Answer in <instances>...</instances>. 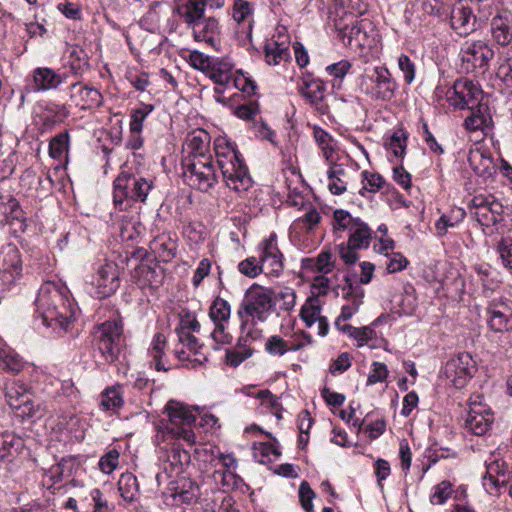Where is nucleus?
I'll list each match as a JSON object with an SVG mask.
<instances>
[{
    "mask_svg": "<svg viewBox=\"0 0 512 512\" xmlns=\"http://www.w3.org/2000/svg\"><path fill=\"white\" fill-rule=\"evenodd\" d=\"M213 148L216 160H182L184 182L192 189L208 193L218 184L220 169L226 187L243 196L254 181L236 143L226 136H218Z\"/></svg>",
    "mask_w": 512,
    "mask_h": 512,
    "instance_id": "f257e3e1",
    "label": "nucleus"
},
{
    "mask_svg": "<svg viewBox=\"0 0 512 512\" xmlns=\"http://www.w3.org/2000/svg\"><path fill=\"white\" fill-rule=\"evenodd\" d=\"M168 420L161 419L155 423V444L160 449L159 460L162 461L163 472L156 474L158 485L169 480L173 474H179L190 462V454L175 440L182 439L187 444L195 443V434L191 429L196 420L195 409L184 403L170 400L165 406Z\"/></svg>",
    "mask_w": 512,
    "mask_h": 512,
    "instance_id": "f03ea898",
    "label": "nucleus"
},
{
    "mask_svg": "<svg viewBox=\"0 0 512 512\" xmlns=\"http://www.w3.org/2000/svg\"><path fill=\"white\" fill-rule=\"evenodd\" d=\"M76 307L64 283L44 282L35 299V319L56 334L65 333L75 320Z\"/></svg>",
    "mask_w": 512,
    "mask_h": 512,
    "instance_id": "7ed1b4c3",
    "label": "nucleus"
},
{
    "mask_svg": "<svg viewBox=\"0 0 512 512\" xmlns=\"http://www.w3.org/2000/svg\"><path fill=\"white\" fill-rule=\"evenodd\" d=\"M333 232L337 238L347 234V240L338 245V253L346 265H353L359 259L358 252L367 249L372 241L373 231L359 217L348 211L337 209L333 212Z\"/></svg>",
    "mask_w": 512,
    "mask_h": 512,
    "instance_id": "20e7f679",
    "label": "nucleus"
},
{
    "mask_svg": "<svg viewBox=\"0 0 512 512\" xmlns=\"http://www.w3.org/2000/svg\"><path fill=\"white\" fill-rule=\"evenodd\" d=\"M153 188L151 179L122 171L113 182V202L120 210H125L133 202H145Z\"/></svg>",
    "mask_w": 512,
    "mask_h": 512,
    "instance_id": "39448f33",
    "label": "nucleus"
},
{
    "mask_svg": "<svg viewBox=\"0 0 512 512\" xmlns=\"http://www.w3.org/2000/svg\"><path fill=\"white\" fill-rule=\"evenodd\" d=\"M480 88L472 80H457L446 92L448 102L456 108H467L472 112L464 120V127L468 131L480 129Z\"/></svg>",
    "mask_w": 512,
    "mask_h": 512,
    "instance_id": "423d86ee",
    "label": "nucleus"
},
{
    "mask_svg": "<svg viewBox=\"0 0 512 512\" xmlns=\"http://www.w3.org/2000/svg\"><path fill=\"white\" fill-rule=\"evenodd\" d=\"M274 306V292L271 289L253 285L245 293L237 314L239 318H250L263 323L272 314Z\"/></svg>",
    "mask_w": 512,
    "mask_h": 512,
    "instance_id": "0eeeda50",
    "label": "nucleus"
},
{
    "mask_svg": "<svg viewBox=\"0 0 512 512\" xmlns=\"http://www.w3.org/2000/svg\"><path fill=\"white\" fill-rule=\"evenodd\" d=\"M398 88L396 79L385 66H375L361 81L363 93L374 101H391Z\"/></svg>",
    "mask_w": 512,
    "mask_h": 512,
    "instance_id": "6e6552de",
    "label": "nucleus"
},
{
    "mask_svg": "<svg viewBox=\"0 0 512 512\" xmlns=\"http://www.w3.org/2000/svg\"><path fill=\"white\" fill-rule=\"evenodd\" d=\"M94 339L97 350L105 362H115L124 343L122 322L113 320L100 324L95 331Z\"/></svg>",
    "mask_w": 512,
    "mask_h": 512,
    "instance_id": "1a4fd4ad",
    "label": "nucleus"
},
{
    "mask_svg": "<svg viewBox=\"0 0 512 512\" xmlns=\"http://www.w3.org/2000/svg\"><path fill=\"white\" fill-rule=\"evenodd\" d=\"M5 397L8 405L18 417L40 418L43 413L41 403L33 399L32 389L19 380H13L5 387Z\"/></svg>",
    "mask_w": 512,
    "mask_h": 512,
    "instance_id": "9d476101",
    "label": "nucleus"
},
{
    "mask_svg": "<svg viewBox=\"0 0 512 512\" xmlns=\"http://www.w3.org/2000/svg\"><path fill=\"white\" fill-rule=\"evenodd\" d=\"M342 41L352 49L371 47L374 42V26L368 19L351 20L343 24L341 19L335 20Z\"/></svg>",
    "mask_w": 512,
    "mask_h": 512,
    "instance_id": "9b49d317",
    "label": "nucleus"
},
{
    "mask_svg": "<svg viewBox=\"0 0 512 512\" xmlns=\"http://www.w3.org/2000/svg\"><path fill=\"white\" fill-rule=\"evenodd\" d=\"M230 315V304L223 298L216 297L209 308V317L214 324V330L210 334L214 350H220L222 346L229 345L232 341V335L227 331Z\"/></svg>",
    "mask_w": 512,
    "mask_h": 512,
    "instance_id": "f8f14e48",
    "label": "nucleus"
},
{
    "mask_svg": "<svg viewBox=\"0 0 512 512\" xmlns=\"http://www.w3.org/2000/svg\"><path fill=\"white\" fill-rule=\"evenodd\" d=\"M477 371L476 362L467 353H459L451 357L442 367L440 376L444 377L452 386L460 389Z\"/></svg>",
    "mask_w": 512,
    "mask_h": 512,
    "instance_id": "ddd939ff",
    "label": "nucleus"
},
{
    "mask_svg": "<svg viewBox=\"0 0 512 512\" xmlns=\"http://www.w3.org/2000/svg\"><path fill=\"white\" fill-rule=\"evenodd\" d=\"M0 292H6L22 276V259L20 251L13 243L2 246L0 250Z\"/></svg>",
    "mask_w": 512,
    "mask_h": 512,
    "instance_id": "4468645a",
    "label": "nucleus"
},
{
    "mask_svg": "<svg viewBox=\"0 0 512 512\" xmlns=\"http://www.w3.org/2000/svg\"><path fill=\"white\" fill-rule=\"evenodd\" d=\"M258 258L264 274L279 277L284 270V255L278 246V236L271 232L257 246Z\"/></svg>",
    "mask_w": 512,
    "mask_h": 512,
    "instance_id": "2eb2a0df",
    "label": "nucleus"
},
{
    "mask_svg": "<svg viewBox=\"0 0 512 512\" xmlns=\"http://www.w3.org/2000/svg\"><path fill=\"white\" fill-rule=\"evenodd\" d=\"M342 295L348 303L342 306L341 313L334 323L336 329L340 332L344 331V326H351L346 322L358 312L359 307L363 303L364 290L358 283L352 282L351 279L346 277L342 288Z\"/></svg>",
    "mask_w": 512,
    "mask_h": 512,
    "instance_id": "dca6fc26",
    "label": "nucleus"
},
{
    "mask_svg": "<svg viewBox=\"0 0 512 512\" xmlns=\"http://www.w3.org/2000/svg\"><path fill=\"white\" fill-rule=\"evenodd\" d=\"M486 325L493 332L512 331V302L503 298L493 299L486 308Z\"/></svg>",
    "mask_w": 512,
    "mask_h": 512,
    "instance_id": "f3484780",
    "label": "nucleus"
},
{
    "mask_svg": "<svg viewBox=\"0 0 512 512\" xmlns=\"http://www.w3.org/2000/svg\"><path fill=\"white\" fill-rule=\"evenodd\" d=\"M34 121L41 133L51 131L69 115L65 105L52 101L39 102L34 107Z\"/></svg>",
    "mask_w": 512,
    "mask_h": 512,
    "instance_id": "a211bd4d",
    "label": "nucleus"
},
{
    "mask_svg": "<svg viewBox=\"0 0 512 512\" xmlns=\"http://www.w3.org/2000/svg\"><path fill=\"white\" fill-rule=\"evenodd\" d=\"M0 216L1 222L9 226L10 232L14 237H19L27 229V218L19 203L12 196H0Z\"/></svg>",
    "mask_w": 512,
    "mask_h": 512,
    "instance_id": "6ab92c4d",
    "label": "nucleus"
},
{
    "mask_svg": "<svg viewBox=\"0 0 512 512\" xmlns=\"http://www.w3.org/2000/svg\"><path fill=\"white\" fill-rule=\"evenodd\" d=\"M119 271L114 262H106L101 265L93 276L91 286L94 291L91 293L95 298H106L119 287Z\"/></svg>",
    "mask_w": 512,
    "mask_h": 512,
    "instance_id": "aec40b11",
    "label": "nucleus"
},
{
    "mask_svg": "<svg viewBox=\"0 0 512 512\" xmlns=\"http://www.w3.org/2000/svg\"><path fill=\"white\" fill-rule=\"evenodd\" d=\"M211 137L204 129H195L189 132L184 142V152L186 155L182 160H195L202 162L204 159L214 160L210 151Z\"/></svg>",
    "mask_w": 512,
    "mask_h": 512,
    "instance_id": "412c9836",
    "label": "nucleus"
},
{
    "mask_svg": "<svg viewBox=\"0 0 512 512\" xmlns=\"http://www.w3.org/2000/svg\"><path fill=\"white\" fill-rule=\"evenodd\" d=\"M32 90L34 92H46L57 89L61 84L67 83L70 74L66 67L55 71L49 67H37L31 72Z\"/></svg>",
    "mask_w": 512,
    "mask_h": 512,
    "instance_id": "4be33fe9",
    "label": "nucleus"
},
{
    "mask_svg": "<svg viewBox=\"0 0 512 512\" xmlns=\"http://www.w3.org/2000/svg\"><path fill=\"white\" fill-rule=\"evenodd\" d=\"M298 91L318 112H328V105L325 103L326 85L321 79L311 75L302 77L298 83Z\"/></svg>",
    "mask_w": 512,
    "mask_h": 512,
    "instance_id": "5701e85b",
    "label": "nucleus"
},
{
    "mask_svg": "<svg viewBox=\"0 0 512 512\" xmlns=\"http://www.w3.org/2000/svg\"><path fill=\"white\" fill-rule=\"evenodd\" d=\"M503 206L493 196L482 199V232L486 235L503 229Z\"/></svg>",
    "mask_w": 512,
    "mask_h": 512,
    "instance_id": "b1692460",
    "label": "nucleus"
},
{
    "mask_svg": "<svg viewBox=\"0 0 512 512\" xmlns=\"http://www.w3.org/2000/svg\"><path fill=\"white\" fill-rule=\"evenodd\" d=\"M218 463L220 469L213 472V479L216 484L221 485L223 489H233L238 487L241 478L236 474L237 459L233 454H224L218 452Z\"/></svg>",
    "mask_w": 512,
    "mask_h": 512,
    "instance_id": "393cba45",
    "label": "nucleus"
},
{
    "mask_svg": "<svg viewBox=\"0 0 512 512\" xmlns=\"http://www.w3.org/2000/svg\"><path fill=\"white\" fill-rule=\"evenodd\" d=\"M189 29L197 42H205L212 48L218 50L221 38V26L215 17H204Z\"/></svg>",
    "mask_w": 512,
    "mask_h": 512,
    "instance_id": "a878e982",
    "label": "nucleus"
},
{
    "mask_svg": "<svg viewBox=\"0 0 512 512\" xmlns=\"http://www.w3.org/2000/svg\"><path fill=\"white\" fill-rule=\"evenodd\" d=\"M289 45V35L286 33L285 28L282 27L278 30V34L273 35L264 46L267 64L278 65L282 61H287L290 58Z\"/></svg>",
    "mask_w": 512,
    "mask_h": 512,
    "instance_id": "bb28decb",
    "label": "nucleus"
},
{
    "mask_svg": "<svg viewBox=\"0 0 512 512\" xmlns=\"http://www.w3.org/2000/svg\"><path fill=\"white\" fill-rule=\"evenodd\" d=\"M321 301L317 296L308 297L300 309V318L306 327L310 328L317 323L318 335L326 336L329 331V322L321 315Z\"/></svg>",
    "mask_w": 512,
    "mask_h": 512,
    "instance_id": "cd10ccee",
    "label": "nucleus"
},
{
    "mask_svg": "<svg viewBox=\"0 0 512 512\" xmlns=\"http://www.w3.org/2000/svg\"><path fill=\"white\" fill-rule=\"evenodd\" d=\"M70 97L81 109H92L101 106L103 96L100 91L94 87L80 85L78 81L70 85Z\"/></svg>",
    "mask_w": 512,
    "mask_h": 512,
    "instance_id": "c85d7f7f",
    "label": "nucleus"
},
{
    "mask_svg": "<svg viewBox=\"0 0 512 512\" xmlns=\"http://www.w3.org/2000/svg\"><path fill=\"white\" fill-rule=\"evenodd\" d=\"M135 283L141 288H158L164 281L165 274L162 267L157 264H139L132 274Z\"/></svg>",
    "mask_w": 512,
    "mask_h": 512,
    "instance_id": "c756f323",
    "label": "nucleus"
},
{
    "mask_svg": "<svg viewBox=\"0 0 512 512\" xmlns=\"http://www.w3.org/2000/svg\"><path fill=\"white\" fill-rule=\"evenodd\" d=\"M232 64L225 59H212L211 67L207 71V75L217 85L215 92L223 93L225 88H230V80L233 76Z\"/></svg>",
    "mask_w": 512,
    "mask_h": 512,
    "instance_id": "7c9ffc66",
    "label": "nucleus"
},
{
    "mask_svg": "<svg viewBox=\"0 0 512 512\" xmlns=\"http://www.w3.org/2000/svg\"><path fill=\"white\" fill-rule=\"evenodd\" d=\"M177 247L176 238L167 233L156 236L149 245L155 258L166 263L176 256Z\"/></svg>",
    "mask_w": 512,
    "mask_h": 512,
    "instance_id": "2f4dec72",
    "label": "nucleus"
},
{
    "mask_svg": "<svg viewBox=\"0 0 512 512\" xmlns=\"http://www.w3.org/2000/svg\"><path fill=\"white\" fill-rule=\"evenodd\" d=\"M166 347V336L161 332L154 334L148 348V356L151 359V364L157 371H168L170 369L168 360L165 357Z\"/></svg>",
    "mask_w": 512,
    "mask_h": 512,
    "instance_id": "473e14b6",
    "label": "nucleus"
},
{
    "mask_svg": "<svg viewBox=\"0 0 512 512\" xmlns=\"http://www.w3.org/2000/svg\"><path fill=\"white\" fill-rule=\"evenodd\" d=\"M491 33L499 45H507L512 40L510 13L506 10L498 12L491 20Z\"/></svg>",
    "mask_w": 512,
    "mask_h": 512,
    "instance_id": "72a5a7b5",
    "label": "nucleus"
},
{
    "mask_svg": "<svg viewBox=\"0 0 512 512\" xmlns=\"http://www.w3.org/2000/svg\"><path fill=\"white\" fill-rule=\"evenodd\" d=\"M207 0H184L177 6V13L187 28L204 18Z\"/></svg>",
    "mask_w": 512,
    "mask_h": 512,
    "instance_id": "f704fd0d",
    "label": "nucleus"
},
{
    "mask_svg": "<svg viewBox=\"0 0 512 512\" xmlns=\"http://www.w3.org/2000/svg\"><path fill=\"white\" fill-rule=\"evenodd\" d=\"M476 16L471 8L463 5L455 6L451 13V25L460 34H467L476 29Z\"/></svg>",
    "mask_w": 512,
    "mask_h": 512,
    "instance_id": "c9c22d12",
    "label": "nucleus"
},
{
    "mask_svg": "<svg viewBox=\"0 0 512 512\" xmlns=\"http://www.w3.org/2000/svg\"><path fill=\"white\" fill-rule=\"evenodd\" d=\"M124 405V391L120 384L104 389L100 395L99 407L101 411L116 413Z\"/></svg>",
    "mask_w": 512,
    "mask_h": 512,
    "instance_id": "e433bc0d",
    "label": "nucleus"
},
{
    "mask_svg": "<svg viewBox=\"0 0 512 512\" xmlns=\"http://www.w3.org/2000/svg\"><path fill=\"white\" fill-rule=\"evenodd\" d=\"M25 364L24 359L0 338V368L17 374L24 369Z\"/></svg>",
    "mask_w": 512,
    "mask_h": 512,
    "instance_id": "4c0bfd02",
    "label": "nucleus"
},
{
    "mask_svg": "<svg viewBox=\"0 0 512 512\" xmlns=\"http://www.w3.org/2000/svg\"><path fill=\"white\" fill-rule=\"evenodd\" d=\"M505 473L500 470L497 461L491 462L486 466V473L482 477V487L489 493H497L501 487H504Z\"/></svg>",
    "mask_w": 512,
    "mask_h": 512,
    "instance_id": "58836bf2",
    "label": "nucleus"
},
{
    "mask_svg": "<svg viewBox=\"0 0 512 512\" xmlns=\"http://www.w3.org/2000/svg\"><path fill=\"white\" fill-rule=\"evenodd\" d=\"M88 66V57L85 51L78 46H71L68 50L66 71L71 77H78Z\"/></svg>",
    "mask_w": 512,
    "mask_h": 512,
    "instance_id": "ea45409f",
    "label": "nucleus"
},
{
    "mask_svg": "<svg viewBox=\"0 0 512 512\" xmlns=\"http://www.w3.org/2000/svg\"><path fill=\"white\" fill-rule=\"evenodd\" d=\"M118 491L125 502L136 501L139 495V484L136 476L130 472L123 473L118 480Z\"/></svg>",
    "mask_w": 512,
    "mask_h": 512,
    "instance_id": "a19ab883",
    "label": "nucleus"
},
{
    "mask_svg": "<svg viewBox=\"0 0 512 512\" xmlns=\"http://www.w3.org/2000/svg\"><path fill=\"white\" fill-rule=\"evenodd\" d=\"M466 212L460 207H453L447 214H443L435 223L439 236L446 235L449 228L456 227L465 218Z\"/></svg>",
    "mask_w": 512,
    "mask_h": 512,
    "instance_id": "79ce46f5",
    "label": "nucleus"
},
{
    "mask_svg": "<svg viewBox=\"0 0 512 512\" xmlns=\"http://www.w3.org/2000/svg\"><path fill=\"white\" fill-rule=\"evenodd\" d=\"M480 46L476 41H466L461 49V69L466 73H476L478 64V51Z\"/></svg>",
    "mask_w": 512,
    "mask_h": 512,
    "instance_id": "37998d69",
    "label": "nucleus"
},
{
    "mask_svg": "<svg viewBox=\"0 0 512 512\" xmlns=\"http://www.w3.org/2000/svg\"><path fill=\"white\" fill-rule=\"evenodd\" d=\"M367 11L363 0H335V13L342 20L344 16L358 17Z\"/></svg>",
    "mask_w": 512,
    "mask_h": 512,
    "instance_id": "c03bdc74",
    "label": "nucleus"
},
{
    "mask_svg": "<svg viewBox=\"0 0 512 512\" xmlns=\"http://www.w3.org/2000/svg\"><path fill=\"white\" fill-rule=\"evenodd\" d=\"M253 457L260 464H268L279 458V448L270 442H259L253 445Z\"/></svg>",
    "mask_w": 512,
    "mask_h": 512,
    "instance_id": "a18cd8bd",
    "label": "nucleus"
},
{
    "mask_svg": "<svg viewBox=\"0 0 512 512\" xmlns=\"http://www.w3.org/2000/svg\"><path fill=\"white\" fill-rule=\"evenodd\" d=\"M313 134L327 163H332L333 154L336 149V141L328 132L319 127L314 128Z\"/></svg>",
    "mask_w": 512,
    "mask_h": 512,
    "instance_id": "49530a36",
    "label": "nucleus"
},
{
    "mask_svg": "<svg viewBox=\"0 0 512 512\" xmlns=\"http://www.w3.org/2000/svg\"><path fill=\"white\" fill-rule=\"evenodd\" d=\"M233 19L240 25H243L249 32L252 29V8L249 2L245 0H235L233 6Z\"/></svg>",
    "mask_w": 512,
    "mask_h": 512,
    "instance_id": "de8ad7c7",
    "label": "nucleus"
},
{
    "mask_svg": "<svg viewBox=\"0 0 512 512\" xmlns=\"http://www.w3.org/2000/svg\"><path fill=\"white\" fill-rule=\"evenodd\" d=\"M59 424L77 441L84 439L86 423L80 416L74 414L65 416Z\"/></svg>",
    "mask_w": 512,
    "mask_h": 512,
    "instance_id": "09e8293b",
    "label": "nucleus"
},
{
    "mask_svg": "<svg viewBox=\"0 0 512 512\" xmlns=\"http://www.w3.org/2000/svg\"><path fill=\"white\" fill-rule=\"evenodd\" d=\"M230 88L238 89L246 95L255 94L257 85L254 79L249 76L248 73H244L242 70H237L233 73L230 80Z\"/></svg>",
    "mask_w": 512,
    "mask_h": 512,
    "instance_id": "8fccbe9b",
    "label": "nucleus"
},
{
    "mask_svg": "<svg viewBox=\"0 0 512 512\" xmlns=\"http://www.w3.org/2000/svg\"><path fill=\"white\" fill-rule=\"evenodd\" d=\"M154 105L141 103L131 111L129 132H142L145 119L153 112Z\"/></svg>",
    "mask_w": 512,
    "mask_h": 512,
    "instance_id": "3c124183",
    "label": "nucleus"
},
{
    "mask_svg": "<svg viewBox=\"0 0 512 512\" xmlns=\"http://www.w3.org/2000/svg\"><path fill=\"white\" fill-rule=\"evenodd\" d=\"M408 133L403 128H398L391 135L387 144L391 153L399 159H403L407 147Z\"/></svg>",
    "mask_w": 512,
    "mask_h": 512,
    "instance_id": "603ef678",
    "label": "nucleus"
},
{
    "mask_svg": "<svg viewBox=\"0 0 512 512\" xmlns=\"http://www.w3.org/2000/svg\"><path fill=\"white\" fill-rule=\"evenodd\" d=\"M303 346V344H297L295 346H290L287 341L281 338L278 335H273L269 337L265 343L266 351L274 356H282L289 350H298Z\"/></svg>",
    "mask_w": 512,
    "mask_h": 512,
    "instance_id": "864d4df0",
    "label": "nucleus"
},
{
    "mask_svg": "<svg viewBox=\"0 0 512 512\" xmlns=\"http://www.w3.org/2000/svg\"><path fill=\"white\" fill-rule=\"evenodd\" d=\"M69 133L61 132L53 137L49 143V155L54 159H62L68 151Z\"/></svg>",
    "mask_w": 512,
    "mask_h": 512,
    "instance_id": "5fc2aeb1",
    "label": "nucleus"
},
{
    "mask_svg": "<svg viewBox=\"0 0 512 512\" xmlns=\"http://www.w3.org/2000/svg\"><path fill=\"white\" fill-rule=\"evenodd\" d=\"M20 446H22L21 438L13 433L5 432L0 434V460H5L12 456Z\"/></svg>",
    "mask_w": 512,
    "mask_h": 512,
    "instance_id": "6e6d98bb",
    "label": "nucleus"
},
{
    "mask_svg": "<svg viewBox=\"0 0 512 512\" xmlns=\"http://www.w3.org/2000/svg\"><path fill=\"white\" fill-rule=\"evenodd\" d=\"M305 210V214L294 221V228H300L310 232L320 222L321 215L311 204H309Z\"/></svg>",
    "mask_w": 512,
    "mask_h": 512,
    "instance_id": "4d7b16f0",
    "label": "nucleus"
},
{
    "mask_svg": "<svg viewBox=\"0 0 512 512\" xmlns=\"http://www.w3.org/2000/svg\"><path fill=\"white\" fill-rule=\"evenodd\" d=\"M342 333L353 338L357 342V347L366 345L375 336V331L369 326H363L360 328L344 326V331Z\"/></svg>",
    "mask_w": 512,
    "mask_h": 512,
    "instance_id": "13d9d810",
    "label": "nucleus"
},
{
    "mask_svg": "<svg viewBox=\"0 0 512 512\" xmlns=\"http://www.w3.org/2000/svg\"><path fill=\"white\" fill-rule=\"evenodd\" d=\"M200 330V323L198 322L196 315L188 310H183L179 314V324L176 328L177 335L182 332L184 334L191 332H198Z\"/></svg>",
    "mask_w": 512,
    "mask_h": 512,
    "instance_id": "bf43d9fd",
    "label": "nucleus"
},
{
    "mask_svg": "<svg viewBox=\"0 0 512 512\" xmlns=\"http://www.w3.org/2000/svg\"><path fill=\"white\" fill-rule=\"evenodd\" d=\"M240 319V329L242 333V337L239 341L243 340L244 342L256 341L262 337V330L257 327L260 321L251 320L250 318H239Z\"/></svg>",
    "mask_w": 512,
    "mask_h": 512,
    "instance_id": "052dcab7",
    "label": "nucleus"
},
{
    "mask_svg": "<svg viewBox=\"0 0 512 512\" xmlns=\"http://www.w3.org/2000/svg\"><path fill=\"white\" fill-rule=\"evenodd\" d=\"M378 232L381 233V236L376 237L373 250L377 254L388 255V252L394 249L395 242L392 238L387 237L388 228L385 224L379 225Z\"/></svg>",
    "mask_w": 512,
    "mask_h": 512,
    "instance_id": "680f3d73",
    "label": "nucleus"
},
{
    "mask_svg": "<svg viewBox=\"0 0 512 512\" xmlns=\"http://www.w3.org/2000/svg\"><path fill=\"white\" fill-rule=\"evenodd\" d=\"M296 299V292L290 287H284L277 294L274 293V302L279 303V308L282 311L289 312L293 310L296 305Z\"/></svg>",
    "mask_w": 512,
    "mask_h": 512,
    "instance_id": "e2e57ef3",
    "label": "nucleus"
},
{
    "mask_svg": "<svg viewBox=\"0 0 512 512\" xmlns=\"http://www.w3.org/2000/svg\"><path fill=\"white\" fill-rule=\"evenodd\" d=\"M452 495V484L449 481H442L432 488L430 502L433 505H443Z\"/></svg>",
    "mask_w": 512,
    "mask_h": 512,
    "instance_id": "0e129e2a",
    "label": "nucleus"
},
{
    "mask_svg": "<svg viewBox=\"0 0 512 512\" xmlns=\"http://www.w3.org/2000/svg\"><path fill=\"white\" fill-rule=\"evenodd\" d=\"M238 271L249 278H256L261 273H264L259 258L255 256L247 257L239 262Z\"/></svg>",
    "mask_w": 512,
    "mask_h": 512,
    "instance_id": "69168bd1",
    "label": "nucleus"
},
{
    "mask_svg": "<svg viewBox=\"0 0 512 512\" xmlns=\"http://www.w3.org/2000/svg\"><path fill=\"white\" fill-rule=\"evenodd\" d=\"M90 497L93 504V512H113L114 504L109 502L98 488L91 490Z\"/></svg>",
    "mask_w": 512,
    "mask_h": 512,
    "instance_id": "338daca9",
    "label": "nucleus"
},
{
    "mask_svg": "<svg viewBox=\"0 0 512 512\" xmlns=\"http://www.w3.org/2000/svg\"><path fill=\"white\" fill-rule=\"evenodd\" d=\"M497 252L505 267L512 270V238L502 237L496 246Z\"/></svg>",
    "mask_w": 512,
    "mask_h": 512,
    "instance_id": "774afa93",
    "label": "nucleus"
}]
</instances>
